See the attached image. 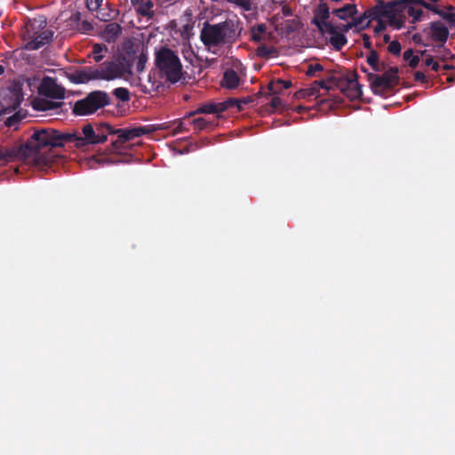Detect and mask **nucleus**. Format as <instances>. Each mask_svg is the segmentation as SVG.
I'll use <instances>...</instances> for the list:
<instances>
[{
    "label": "nucleus",
    "mask_w": 455,
    "mask_h": 455,
    "mask_svg": "<svg viewBox=\"0 0 455 455\" xmlns=\"http://www.w3.org/2000/svg\"><path fill=\"white\" fill-rule=\"evenodd\" d=\"M110 129L111 125L108 124H102L96 130L91 124H86L82 128L81 136L76 132H61L52 128H41L40 132L35 134L34 140H39L45 146L47 154L54 155L53 148L64 147L67 143H73L77 148L104 143Z\"/></svg>",
    "instance_id": "f257e3e1"
},
{
    "label": "nucleus",
    "mask_w": 455,
    "mask_h": 455,
    "mask_svg": "<svg viewBox=\"0 0 455 455\" xmlns=\"http://www.w3.org/2000/svg\"><path fill=\"white\" fill-rule=\"evenodd\" d=\"M40 130L41 128H33V133L24 144L0 148V164L21 161L40 171L51 167L55 163L57 155L47 154L45 146L39 140H34L35 134Z\"/></svg>",
    "instance_id": "f03ea898"
},
{
    "label": "nucleus",
    "mask_w": 455,
    "mask_h": 455,
    "mask_svg": "<svg viewBox=\"0 0 455 455\" xmlns=\"http://www.w3.org/2000/svg\"><path fill=\"white\" fill-rule=\"evenodd\" d=\"M237 28L238 24L232 20H226L216 24H210L206 21L200 32V39L208 49L225 44H233L240 36Z\"/></svg>",
    "instance_id": "7ed1b4c3"
},
{
    "label": "nucleus",
    "mask_w": 455,
    "mask_h": 455,
    "mask_svg": "<svg viewBox=\"0 0 455 455\" xmlns=\"http://www.w3.org/2000/svg\"><path fill=\"white\" fill-rule=\"evenodd\" d=\"M155 65L168 82L175 84L181 78L182 65L179 56L172 49L163 46L156 50Z\"/></svg>",
    "instance_id": "20e7f679"
},
{
    "label": "nucleus",
    "mask_w": 455,
    "mask_h": 455,
    "mask_svg": "<svg viewBox=\"0 0 455 455\" xmlns=\"http://www.w3.org/2000/svg\"><path fill=\"white\" fill-rule=\"evenodd\" d=\"M357 80L358 75L355 71L341 73L330 70L328 75V81L350 100L360 99L363 95L362 86Z\"/></svg>",
    "instance_id": "39448f33"
},
{
    "label": "nucleus",
    "mask_w": 455,
    "mask_h": 455,
    "mask_svg": "<svg viewBox=\"0 0 455 455\" xmlns=\"http://www.w3.org/2000/svg\"><path fill=\"white\" fill-rule=\"evenodd\" d=\"M110 104V98L106 92L93 91L82 100L75 102L73 114L76 116H88Z\"/></svg>",
    "instance_id": "423d86ee"
},
{
    "label": "nucleus",
    "mask_w": 455,
    "mask_h": 455,
    "mask_svg": "<svg viewBox=\"0 0 455 455\" xmlns=\"http://www.w3.org/2000/svg\"><path fill=\"white\" fill-rule=\"evenodd\" d=\"M398 68L391 67L384 70L382 75L368 74V81L372 92L382 97L392 91L399 84Z\"/></svg>",
    "instance_id": "0eeeda50"
},
{
    "label": "nucleus",
    "mask_w": 455,
    "mask_h": 455,
    "mask_svg": "<svg viewBox=\"0 0 455 455\" xmlns=\"http://www.w3.org/2000/svg\"><path fill=\"white\" fill-rule=\"evenodd\" d=\"M23 88L20 82H13L3 91L0 99V115L12 113L16 110L23 100Z\"/></svg>",
    "instance_id": "6e6552de"
},
{
    "label": "nucleus",
    "mask_w": 455,
    "mask_h": 455,
    "mask_svg": "<svg viewBox=\"0 0 455 455\" xmlns=\"http://www.w3.org/2000/svg\"><path fill=\"white\" fill-rule=\"evenodd\" d=\"M156 130V129L153 125L140 126L132 129H114L111 126L109 134L117 135V140L112 143V146L115 149H119L124 143L132 140L135 138H139L141 135L155 132Z\"/></svg>",
    "instance_id": "1a4fd4ad"
},
{
    "label": "nucleus",
    "mask_w": 455,
    "mask_h": 455,
    "mask_svg": "<svg viewBox=\"0 0 455 455\" xmlns=\"http://www.w3.org/2000/svg\"><path fill=\"white\" fill-rule=\"evenodd\" d=\"M387 7H381L380 5H375L373 7H371L369 9H367L364 12H363V18H367L368 19V21H366L365 23V26H369V23L371 22V20H379L382 18H387L388 20V23L391 27L396 28V29H400L402 28V22L400 20H397L395 18V15L392 12L391 9V5L390 6H387V8L389 9L388 11H386Z\"/></svg>",
    "instance_id": "9d476101"
},
{
    "label": "nucleus",
    "mask_w": 455,
    "mask_h": 455,
    "mask_svg": "<svg viewBox=\"0 0 455 455\" xmlns=\"http://www.w3.org/2000/svg\"><path fill=\"white\" fill-rule=\"evenodd\" d=\"M38 92L40 95L51 99L62 100L65 97V89L56 83V80L50 76L43 78Z\"/></svg>",
    "instance_id": "9b49d317"
},
{
    "label": "nucleus",
    "mask_w": 455,
    "mask_h": 455,
    "mask_svg": "<svg viewBox=\"0 0 455 455\" xmlns=\"http://www.w3.org/2000/svg\"><path fill=\"white\" fill-rule=\"evenodd\" d=\"M124 60L125 59L124 58L122 61L112 60L103 62L100 65V72H102L103 75L102 80L110 81L123 76L126 72L131 73V70H127L126 67L124 66Z\"/></svg>",
    "instance_id": "f8f14e48"
},
{
    "label": "nucleus",
    "mask_w": 455,
    "mask_h": 455,
    "mask_svg": "<svg viewBox=\"0 0 455 455\" xmlns=\"http://www.w3.org/2000/svg\"><path fill=\"white\" fill-rule=\"evenodd\" d=\"M423 33L432 41L439 43L440 46H443L449 37L448 28L440 20L430 22L428 27L423 29Z\"/></svg>",
    "instance_id": "ddd939ff"
},
{
    "label": "nucleus",
    "mask_w": 455,
    "mask_h": 455,
    "mask_svg": "<svg viewBox=\"0 0 455 455\" xmlns=\"http://www.w3.org/2000/svg\"><path fill=\"white\" fill-rule=\"evenodd\" d=\"M329 18L330 8L325 2L321 1L314 10V17L311 23L318 28L321 34H324L325 29H327L330 25H333L331 22L328 21Z\"/></svg>",
    "instance_id": "4468645a"
},
{
    "label": "nucleus",
    "mask_w": 455,
    "mask_h": 455,
    "mask_svg": "<svg viewBox=\"0 0 455 455\" xmlns=\"http://www.w3.org/2000/svg\"><path fill=\"white\" fill-rule=\"evenodd\" d=\"M414 5L421 6L419 4L408 2L404 5L401 6V8H398V11L395 12V18L401 20L402 28L403 27L405 20L403 12H406L410 17L412 18L413 23L420 20L421 17L423 16V10L421 8H417Z\"/></svg>",
    "instance_id": "2eb2a0df"
},
{
    "label": "nucleus",
    "mask_w": 455,
    "mask_h": 455,
    "mask_svg": "<svg viewBox=\"0 0 455 455\" xmlns=\"http://www.w3.org/2000/svg\"><path fill=\"white\" fill-rule=\"evenodd\" d=\"M53 36V32L51 30H44L36 37L27 42L24 48L28 51H36L44 45L49 44Z\"/></svg>",
    "instance_id": "dca6fc26"
},
{
    "label": "nucleus",
    "mask_w": 455,
    "mask_h": 455,
    "mask_svg": "<svg viewBox=\"0 0 455 455\" xmlns=\"http://www.w3.org/2000/svg\"><path fill=\"white\" fill-rule=\"evenodd\" d=\"M325 33L331 35L329 39L330 44L337 51H340L347 43L346 36L338 31V28L334 25H330L329 28L325 29Z\"/></svg>",
    "instance_id": "f3484780"
},
{
    "label": "nucleus",
    "mask_w": 455,
    "mask_h": 455,
    "mask_svg": "<svg viewBox=\"0 0 455 455\" xmlns=\"http://www.w3.org/2000/svg\"><path fill=\"white\" fill-rule=\"evenodd\" d=\"M63 104L62 101H53L49 99H36L32 103L34 109L37 111L57 110L60 108Z\"/></svg>",
    "instance_id": "a211bd4d"
},
{
    "label": "nucleus",
    "mask_w": 455,
    "mask_h": 455,
    "mask_svg": "<svg viewBox=\"0 0 455 455\" xmlns=\"http://www.w3.org/2000/svg\"><path fill=\"white\" fill-rule=\"evenodd\" d=\"M415 2L422 5V7L426 8L427 10L431 11L434 13L439 15L441 18L447 20L451 24H455V12H446L438 8L437 6L426 2L425 0H416Z\"/></svg>",
    "instance_id": "6ab92c4d"
},
{
    "label": "nucleus",
    "mask_w": 455,
    "mask_h": 455,
    "mask_svg": "<svg viewBox=\"0 0 455 455\" xmlns=\"http://www.w3.org/2000/svg\"><path fill=\"white\" fill-rule=\"evenodd\" d=\"M121 33L122 27L116 22H112L106 25L101 32V36L106 42L114 43Z\"/></svg>",
    "instance_id": "aec40b11"
},
{
    "label": "nucleus",
    "mask_w": 455,
    "mask_h": 455,
    "mask_svg": "<svg viewBox=\"0 0 455 455\" xmlns=\"http://www.w3.org/2000/svg\"><path fill=\"white\" fill-rule=\"evenodd\" d=\"M240 77L234 69H227L223 74L221 85L227 89H235L239 86Z\"/></svg>",
    "instance_id": "412c9836"
},
{
    "label": "nucleus",
    "mask_w": 455,
    "mask_h": 455,
    "mask_svg": "<svg viewBox=\"0 0 455 455\" xmlns=\"http://www.w3.org/2000/svg\"><path fill=\"white\" fill-rule=\"evenodd\" d=\"M101 68L100 66L98 68L95 67H88L85 68L84 70H81L78 74L79 79L78 83H85L89 80L93 79H102V72H100Z\"/></svg>",
    "instance_id": "4be33fe9"
},
{
    "label": "nucleus",
    "mask_w": 455,
    "mask_h": 455,
    "mask_svg": "<svg viewBox=\"0 0 455 455\" xmlns=\"http://www.w3.org/2000/svg\"><path fill=\"white\" fill-rule=\"evenodd\" d=\"M225 110L224 103L209 102L202 104L193 114H219Z\"/></svg>",
    "instance_id": "5701e85b"
},
{
    "label": "nucleus",
    "mask_w": 455,
    "mask_h": 455,
    "mask_svg": "<svg viewBox=\"0 0 455 455\" xmlns=\"http://www.w3.org/2000/svg\"><path fill=\"white\" fill-rule=\"evenodd\" d=\"M292 84L290 80H283V79H277L275 81H271L267 84V90L269 91V95H278L280 94L284 89H288L291 87Z\"/></svg>",
    "instance_id": "b1692460"
},
{
    "label": "nucleus",
    "mask_w": 455,
    "mask_h": 455,
    "mask_svg": "<svg viewBox=\"0 0 455 455\" xmlns=\"http://www.w3.org/2000/svg\"><path fill=\"white\" fill-rule=\"evenodd\" d=\"M357 12L356 5L347 4L341 8L334 9L332 13L336 15L340 20H347V18H352Z\"/></svg>",
    "instance_id": "393cba45"
},
{
    "label": "nucleus",
    "mask_w": 455,
    "mask_h": 455,
    "mask_svg": "<svg viewBox=\"0 0 455 455\" xmlns=\"http://www.w3.org/2000/svg\"><path fill=\"white\" fill-rule=\"evenodd\" d=\"M366 61L375 72H382L387 68L385 63H379V53L375 50H371Z\"/></svg>",
    "instance_id": "a878e982"
},
{
    "label": "nucleus",
    "mask_w": 455,
    "mask_h": 455,
    "mask_svg": "<svg viewBox=\"0 0 455 455\" xmlns=\"http://www.w3.org/2000/svg\"><path fill=\"white\" fill-rule=\"evenodd\" d=\"M415 1L416 0H395V1H390V2L385 3V0H375L376 5H380L381 7H387V6L391 5V7H392L391 11L395 15V12L398 11V8H401V6L404 5L408 2L416 3ZM385 10L388 11L389 9L386 8Z\"/></svg>",
    "instance_id": "bb28decb"
},
{
    "label": "nucleus",
    "mask_w": 455,
    "mask_h": 455,
    "mask_svg": "<svg viewBox=\"0 0 455 455\" xmlns=\"http://www.w3.org/2000/svg\"><path fill=\"white\" fill-rule=\"evenodd\" d=\"M153 7L151 0H144L136 7V11L141 16L152 17L154 15Z\"/></svg>",
    "instance_id": "cd10ccee"
},
{
    "label": "nucleus",
    "mask_w": 455,
    "mask_h": 455,
    "mask_svg": "<svg viewBox=\"0 0 455 455\" xmlns=\"http://www.w3.org/2000/svg\"><path fill=\"white\" fill-rule=\"evenodd\" d=\"M267 30V26L263 23L253 26L251 29V39L254 42H260Z\"/></svg>",
    "instance_id": "c85d7f7f"
},
{
    "label": "nucleus",
    "mask_w": 455,
    "mask_h": 455,
    "mask_svg": "<svg viewBox=\"0 0 455 455\" xmlns=\"http://www.w3.org/2000/svg\"><path fill=\"white\" fill-rule=\"evenodd\" d=\"M277 51L273 46H267L266 44H261L256 49V54L260 58H270L275 56Z\"/></svg>",
    "instance_id": "c756f323"
},
{
    "label": "nucleus",
    "mask_w": 455,
    "mask_h": 455,
    "mask_svg": "<svg viewBox=\"0 0 455 455\" xmlns=\"http://www.w3.org/2000/svg\"><path fill=\"white\" fill-rule=\"evenodd\" d=\"M295 97L297 99H306V98H312L317 99L320 97V94L316 92V89L314 88V86L311 84L310 87L300 89L295 92Z\"/></svg>",
    "instance_id": "7c9ffc66"
},
{
    "label": "nucleus",
    "mask_w": 455,
    "mask_h": 455,
    "mask_svg": "<svg viewBox=\"0 0 455 455\" xmlns=\"http://www.w3.org/2000/svg\"><path fill=\"white\" fill-rule=\"evenodd\" d=\"M312 85L314 86L315 89H316V92L318 94H320V89H324L327 92H329L330 90L335 88L332 83L328 81V76L325 79L315 81L314 83H312Z\"/></svg>",
    "instance_id": "2f4dec72"
},
{
    "label": "nucleus",
    "mask_w": 455,
    "mask_h": 455,
    "mask_svg": "<svg viewBox=\"0 0 455 455\" xmlns=\"http://www.w3.org/2000/svg\"><path fill=\"white\" fill-rule=\"evenodd\" d=\"M403 59L409 61V66L415 68L419 62V58L417 55H413V50L408 49L403 52Z\"/></svg>",
    "instance_id": "473e14b6"
},
{
    "label": "nucleus",
    "mask_w": 455,
    "mask_h": 455,
    "mask_svg": "<svg viewBox=\"0 0 455 455\" xmlns=\"http://www.w3.org/2000/svg\"><path fill=\"white\" fill-rule=\"evenodd\" d=\"M103 51H108L107 46L99 44L93 45L92 53L95 62H100L103 60V55L101 54Z\"/></svg>",
    "instance_id": "72a5a7b5"
},
{
    "label": "nucleus",
    "mask_w": 455,
    "mask_h": 455,
    "mask_svg": "<svg viewBox=\"0 0 455 455\" xmlns=\"http://www.w3.org/2000/svg\"><path fill=\"white\" fill-rule=\"evenodd\" d=\"M113 94L121 101L126 102L130 100V92L124 87H118L113 91Z\"/></svg>",
    "instance_id": "f704fd0d"
},
{
    "label": "nucleus",
    "mask_w": 455,
    "mask_h": 455,
    "mask_svg": "<svg viewBox=\"0 0 455 455\" xmlns=\"http://www.w3.org/2000/svg\"><path fill=\"white\" fill-rule=\"evenodd\" d=\"M147 61H148V53H147V52H145L143 50L137 58V62H136L137 72L141 73L144 71Z\"/></svg>",
    "instance_id": "c9c22d12"
},
{
    "label": "nucleus",
    "mask_w": 455,
    "mask_h": 455,
    "mask_svg": "<svg viewBox=\"0 0 455 455\" xmlns=\"http://www.w3.org/2000/svg\"><path fill=\"white\" fill-rule=\"evenodd\" d=\"M299 28V21L296 19L289 20L284 22V30L286 33H291L298 30Z\"/></svg>",
    "instance_id": "e433bc0d"
},
{
    "label": "nucleus",
    "mask_w": 455,
    "mask_h": 455,
    "mask_svg": "<svg viewBox=\"0 0 455 455\" xmlns=\"http://www.w3.org/2000/svg\"><path fill=\"white\" fill-rule=\"evenodd\" d=\"M387 51L395 56H399L402 51L401 44L396 40L390 42L387 46Z\"/></svg>",
    "instance_id": "4c0bfd02"
},
{
    "label": "nucleus",
    "mask_w": 455,
    "mask_h": 455,
    "mask_svg": "<svg viewBox=\"0 0 455 455\" xmlns=\"http://www.w3.org/2000/svg\"><path fill=\"white\" fill-rule=\"evenodd\" d=\"M192 124L196 130L202 131L205 129L210 123L203 117H198L192 120Z\"/></svg>",
    "instance_id": "58836bf2"
},
{
    "label": "nucleus",
    "mask_w": 455,
    "mask_h": 455,
    "mask_svg": "<svg viewBox=\"0 0 455 455\" xmlns=\"http://www.w3.org/2000/svg\"><path fill=\"white\" fill-rule=\"evenodd\" d=\"M323 71V66L319 63L310 64L307 67V70L306 71V75L307 76H315L316 72Z\"/></svg>",
    "instance_id": "ea45409f"
},
{
    "label": "nucleus",
    "mask_w": 455,
    "mask_h": 455,
    "mask_svg": "<svg viewBox=\"0 0 455 455\" xmlns=\"http://www.w3.org/2000/svg\"><path fill=\"white\" fill-rule=\"evenodd\" d=\"M269 108H271L272 111H275V110H277V109H281V108H283V100H281L280 97H278L277 95H275L271 99V101H270V104H269Z\"/></svg>",
    "instance_id": "a19ab883"
},
{
    "label": "nucleus",
    "mask_w": 455,
    "mask_h": 455,
    "mask_svg": "<svg viewBox=\"0 0 455 455\" xmlns=\"http://www.w3.org/2000/svg\"><path fill=\"white\" fill-rule=\"evenodd\" d=\"M230 4H234L237 6L242 7L245 11H250L251 9V0H227Z\"/></svg>",
    "instance_id": "79ce46f5"
},
{
    "label": "nucleus",
    "mask_w": 455,
    "mask_h": 455,
    "mask_svg": "<svg viewBox=\"0 0 455 455\" xmlns=\"http://www.w3.org/2000/svg\"><path fill=\"white\" fill-rule=\"evenodd\" d=\"M85 1H86V6L89 9V11L95 12L100 7L103 0H85Z\"/></svg>",
    "instance_id": "37998d69"
},
{
    "label": "nucleus",
    "mask_w": 455,
    "mask_h": 455,
    "mask_svg": "<svg viewBox=\"0 0 455 455\" xmlns=\"http://www.w3.org/2000/svg\"><path fill=\"white\" fill-rule=\"evenodd\" d=\"M77 29L83 33H89L93 29V26L91 22L87 20H83L79 25Z\"/></svg>",
    "instance_id": "c03bdc74"
},
{
    "label": "nucleus",
    "mask_w": 455,
    "mask_h": 455,
    "mask_svg": "<svg viewBox=\"0 0 455 455\" xmlns=\"http://www.w3.org/2000/svg\"><path fill=\"white\" fill-rule=\"evenodd\" d=\"M365 20L368 21V19L363 18V13L359 17H355V16L352 17V24L354 25V27H358V26H361L362 28L366 27L364 24Z\"/></svg>",
    "instance_id": "a18cd8bd"
},
{
    "label": "nucleus",
    "mask_w": 455,
    "mask_h": 455,
    "mask_svg": "<svg viewBox=\"0 0 455 455\" xmlns=\"http://www.w3.org/2000/svg\"><path fill=\"white\" fill-rule=\"evenodd\" d=\"M20 122V117L17 115L8 117L4 124L8 127L15 126Z\"/></svg>",
    "instance_id": "49530a36"
},
{
    "label": "nucleus",
    "mask_w": 455,
    "mask_h": 455,
    "mask_svg": "<svg viewBox=\"0 0 455 455\" xmlns=\"http://www.w3.org/2000/svg\"><path fill=\"white\" fill-rule=\"evenodd\" d=\"M387 28L386 23L382 20V19L377 20V25L374 28V33L376 35L380 34L382 31H384Z\"/></svg>",
    "instance_id": "de8ad7c7"
},
{
    "label": "nucleus",
    "mask_w": 455,
    "mask_h": 455,
    "mask_svg": "<svg viewBox=\"0 0 455 455\" xmlns=\"http://www.w3.org/2000/svg\"><path fill=\"white\" fill-rule=\"evenodd\" d=\"M336 27L338 28V31H339L340 33H346L348 32L354 27V25L352 24V22H349L347 24H342L340 26Z\"/></svg>",
    "instance_id": "09e8293b"
},
{
    "label": "nucleus",
    "mask_w": 455,
    "mask_h": 455,
    "mask_svg": "<svg viewBox=\"0 0 455 455\" xmlns=\"http://www.w3.org/2000/svg\"><path fill=\"white\" fill-rule=\"evenodd\" d=\"M414 79H415V81H418V82H422V83H426L427 82L426 76L421 71L415 72Z\"/></svg>",
    "instance_id": "8fccbe9b"
},
{
    "label": "nucleus",
    "mask_w": 455,
    "mask_h": 455,
    "mask_svg": "<svg viewBox=\"0 0 455 455\" xmlns=\"http://www.w3.org/2000/svg\"><path fill=\"white\" fill-rule=\"evenodd\" d=\"M363 46L367 49H371V38L368 35L364 34L363 36Z\"/></svg>",
    "instance_id": "3c124183"
},
{
    "label": "nucleus",
    "mask_w": 455,
    "mask_h": 455,
    "mask_svg": "<svg viewBox=\"0 0 455 455\" xmlns=\"http://www.w3.org/2000/svg\"><path fill=\"white\" fill-rule=\"evenodd\" d=\"M282 14L283 17H289L292 15V11L289 6L283 5L282 7Z\"/></svg>",
    "instance_id": "603ef678"
},
{
    "label": "nucleus",
    "mask_w": 455,
    "mask_h": 455,
    "mask_svg": "<svg viewBox=\"0 0 455 455\" xmlns=\"http://www.w3.org/2000/svg\"><path fill=\"white\" fill-rule=\"evenodd\" d=\"M186 130H187V129L184 127L183 123H181V122H180V124H178V125L173 129L172 133H173V135H176V134L180 133V132H184V131H186Z\"/></svg>",
    "instance_id": "864d4df0"
},
{
    "label": "nucleus",
    "mask_w": 455,
    "mask_h": 455,
    "mask_svg": "<svg viewBox=\"0 0 455 455\" xmlns=\"http://www.w3.org/2000/svg\"><path fill=\"white\" fill-rule=\"evenodd\" d=\"M82 20V14L80 12H76L72 13L70 17V20L73 22H79Z\"/></svg>",
    "instance_id": "5fc2aeb1"
},
{
    "label": "nucleus",
    "mask_w": 455,
    "mask_h": 455,
    "mask_svg": "<svg viewBox=\"0 0 455 455\" xmlns=\"http://www.w3.org/2000/svg\"><path fill=\"white\" fill-rule=\"evenodd\" d=\"M412 40L414 43L418 44H423V45H426V44H424L422 42V36L420 34H415L412 36Z\"/></svg>",
    "instance_id": "6e6d98bb"
},
{
    "label": "nucleus",
    "mask_w": 455,
    "mask_h": 455,
    "mask_svg": "<svg viewBox=\"0 0 455 455\" xmlns=\"http://www.w3.org/2000/svg\"><path fill=\"white\" fill-rule=\"evenodd\" d=\"M424 62L426 66L430 67L435 62V60L432 56H427Z\"/></svg>",
    "instance_id": "4d7b16f0"
},
{
    "label": "nucleus",
    "mask_w": 455,
    "mask_h": 455,
    "mask_svg": "<svg viewBox=\"0 0 455 455\" xmlns=\"http://www.w3.org/2000/svg\"><path fill=\"white\" fill-rule=\"evenodd\" d=\"M431 68L435 71V72H438L439 69H440V65L438 62L435 61L431 66Z\"/></svg>",
    "instance_id": "13d9d810"
},
{
    "label": "nucleus",
    "mask_w": 455,
    "mask_h": 455,
    "mask_svg": "<svg viewBox=\"0 0 455 455\" xmlns=\"http://www.w3.org/2000/svg\"><path fill=\"white\" fill-rule=\"evenodd\" d=\"M144 0H131V3L132 4V6H134L135 8L140 4L142 3Z\"/></svg>",
    "instance_id": "bf43d9fd"
},
{
    "label": "nucleus",
    "mask_w": 455,
    "mask_h": 455,
    "mask_svg": "<svg viewBox=\"0 0 455 455\" xmlns=\"http://www.w3.org/2000/svg\"><path fill=\"white\" fill-rule=\"evenodd\" d=\"M383 40H384L385 43H390L389 42L390 41V36L387 35V34L384 35Z\"/></svg>",
    "instance_id": "052dcab7"
},
{
    "label": "nucleus",
    "mask_w": 455,
    "mask_h": 455,
    "mask_svg": "<svg viewBox=\"0 0 455 455\" xmlns=\"http://www.w3.org/2000/svg\"><path fill=\"white\" fill-rule=\"evenodd\" d=\"M443 68L444 70H450V69H451V68H452V66H451V65H447V64H446V65H443Z\"/></svg>",
    "instance_id": "680f3d73"
},
{
    "label": "nucleus",
    "mask_w": 455,
    "mask_h": 455,
    "mask_svg": "<svg viewBox=\"0 0 455 455\" xmlns=\"http://www.w3.org/2000/svg\"><path fill=\"white\" fill-rule=\"evenodd\" d=\"M4 73V66L0 65V75H3Z\"/></svg>",
    "instance_id": "e2e57ef3"
},
{
    "label": "nucleus",
    "mask_w": 455,
    "mask_h": 455,
    "mask_svg": "<svg viewBox=\"0 0 455 455\" xmlns=\"http://www.w3.org/2000/svg\"><path fill=\"white\" fill-rule=\"evenodd\" d=\"M447 9H448L449 11H453V10H454V7H453L452 5H449V6L447 7Z\"/></svg>",
    "instance_id": "0e129e2a"
},
{
    "label": "nucleus",
    "mask_w": 455,
    "mask_h": 455,
    "mask_svg": "<svg viewBox=\"0 0 455 455\" xmlns=\"http://www.w3.org/2000/svg\"><path fill=\"white\" fill-rule=\"evenodd\" d=\"M425 54H426V51L421 52V55H425Z\"/></svg>",
    "instance_id": "69168bd1"
}]
</instances>
